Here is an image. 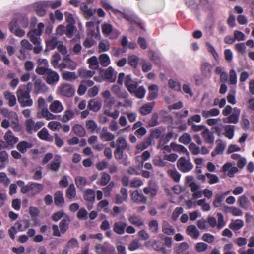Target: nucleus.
Segmentation results:
<instances>
[{"mask_svg": "<svg viewBox=\"0 0 254 254\" xmlns=\"http://www.w3.org/2000/svg\"><path fill=\"white\" fill-rule=\"evenodd\" d=\"M9 162V156L6 151H0V169H4Z\"/></svg>", "mask_w": 254, "mask_h": 254, "instance_id": "33", "label": "nucleus"}, {"mask_svg": "<svg viewBox=\"0 0 254 254\" xmlns=\"http://www.w3.org/2000/svg\"><path fill=\"white\" fill-rule=\"evenodd\" d=\"M186 233L189 236L194 239H198L200 236L199 230L193 225H190L187 227Z\"/></svg>", "mask_w": 254, "mask_h": 254, "instance_id": "24", "label": "nucleus"}, {"mask_svg": "<svg viewBox=\"0 0 254 254\" xmlns=\"http://www.w3.org/2000/svg\"><path fill=\"white\" fill-rule=\"evenodd\" d=\"M177 166L178 169L183 173H187L191 171L193 167L190 157L187 159L185 157H181L178 159Z\"/></svg>", "mask_w": 254, "mask_h": 254, "instance_id": "3", "label": "nucleus"}, {"mask_svg": "<svg viewBox=\"0 0 254 254\" xmlns=\"http://www.w3.org/2000/svg\"><path fill=\"white\" fill-rule=\"evenodd\" d=\"M152 140L150 138L145 139L143 141L137 144L136 147L135 154H137L148 148L151 145Z\"/></svg>", "mask_w": 254, "mask_h": 254, "instance_id": "29", "label": "nucleus"}, {"mask_svg": "<svg viewBox=\"0 0 254 254\" xmlns=\"http://www.w3.org/2000/svg\"><path fill=\"white\" fill-rule=\"evenodd\" d=\"M73 132L77 135L82 137L85 135V131L83 127L79 124H75L72 128Z\"/></svg>", "mask_w": 254, "mask_h": 254, "instance_id": "56", "label": "nucleus"}, {"mask_svg": "<svg viewBox=\"0 0 254 254\" xmlns=\"http://www.w3.org/2000/svg\"><path fill=\"white\" fill-rule=\"evenodd\" d=\"M117 142V148L114 150V156L117 160H121L124 156V151L128 149L129 145L126 139L123 136L118 137Z\"/></svg>", "mask_w": 254, "mask_h": 254, "instance_id": "2", "label": "nucleus"}, {"mask_svg": "<svg viewBox=\"0 0 254 254\" xmlns=\"http://www.w3.org/2000/svg\"><path fill=\"white\" fill-rule=\"evenodd\" d=\"M27 35L34 45L41 44V39L40 37L41 35L31 31L28 33Z\"/></svg>", "mask_w": 254, "mask_h": 254, "instance_id": "44", "label": "nucleus"}, {"mask_svg": "<svg viewBox=\"0 0 254 254\" xmlns=\"http://www.w3.org/2000/svg\"><path fill=\"white\" fill-rule=\"evenodd\" d=\"M102 107V103L95 99H91L89 101L87 108L93 112H98Z\"/></svg>", "mask_w": 254, "mask_h": 254, "instance_id": "27", "label": "nucleus"}, {"mask_svg": "<svg viewBox=\"0 0 254 254\" xmlns=\"http://www.w3.org/2000/svg\"><path fill=\"white\" fill-rule=\"evenodd\" d=\"M61 41H58L56 37H53L51 39L47 41L46 47L49 50H53L55 47H57L59 42Z\"/></svg>", "mask_w": 254, "mask_h": 254, "instance_id": "60", "label": "nucleus"}, {"mask_svg": "<svg viewBox=\"0 0 254 254\" xmlns=\"http://www.w3.org/2000/svg\"><path fill=\"white\" fill-rule=\"evenodd\" d=\"M127 224L126 222L119 221L115 222L113 225V231L118 235H123L125 233Z\"/></svg>", "mask_w": 254, "mask_h": 254, "instance_id": "12", "label": "nucleus"}, {"mask_svg": "<svg viewBox=\"0 0 254 254\" xmlns=\"http://www.w3.org/2000/svg\"><path fill=\"white\" fill-rule=\"evenodd\" d=\"M69 222L70 218L68 215H65V217L60 222L59 228L62 233H65L68 229Z\"/></svg>", "mask_w": 254, "mask_h": 254, "instance_id": "32", "label": "nucleus"}, {"mask_svg": "<svg viewBox=\"0 0 254 254\" xmlns=\"http://www.w3.org/2000/svg\"><path fill=\"white\" fill-rule=\"evenodd\" d=\"M32 147V144L26 141H21L17 145V149L21 153H25L27 149Z\"/></svg>", "mask_w": 254, "mask_h": 254, "instance_id": "48", "label": "nucleus"}, {"mask_svg": "<svg viewBox=\"0 0 254 254\" xmlns=\"http://www.w3.org/2000/svg\"><path fill=\"white\" fill-rule=\"evenodd\" d=\"M80 9L83 12L84 15L86 18H88L91 17L94 12L92 9L91 8H88L85 3H82L81 4Z\"/></svg>", "mask_w": 254, "mask_h": 254, "instance_id": "46", "label": "nucleus"}, {"mask_svg": "<svg viewBox=\"0 0 254 254\" xmlns=\"http://www.w3.org/2000/svg\"><path fill=\"white\" fill-rule=\"evenodd\" d=\"M59 89L61 94L65 97H72L75 93L74 88L71 84L68 83L62 84L59 87Z\"/></svg>", "mask_w": 254, "mask_h": 254, "instance_id": "7", "label": "nucleus"}, {"mask_svg": "<svg viewBox=\"0 0 254 254\" xmlns=\"http://www.w3.org/2000/svg\"><path fill=\"white\" fill-rule=\"evenodd\" d=\"M212 66L208 62L203 63L201 65V71L205 77L210 78L212 75Z\"/></svg>", "mask_w": 254, "mask_h": 254, "instance_id": "21", "label": "nucleus"}, {"mask_svg": "<svg viewBox=\"0 0 254 254\" xmlns=\"http://www.w3.org/2000/svg\"><path fill=\"white\" fill-rule=\"evenodd\" d=\"M100 138L103 142H109L113 141L115 136L108 131L107 127H104L100 132Z\"/></svg>", "mask_w": 254, "mask_h": 254, "instance_id": "9", "label": "nucleus"}, {"mask_svg": "<svg viewBox=\"0 0 254 254\" xmlns=\"http://www.w3.org/2000/svg\"><path fill=\"white\" fill-rule=\"evenodd\" d=\"M48 88L45 84L42 82L40 78L35 77L34 80V91L36 94L44 93L47 91Z\"/></svg>", "mask_w": 254, "mask_h": 254, "instance_id": "10", "label": "nucleus"}, {"mask_svg": "<svg viewBox=\"0 0 254 254\" xmlns=\"http://www.w3.org/2000/svg\"><path fill=\"white\" fill-rule=\"evenodd\" d=\"M162 231L167 235H173L176 233L175 228L166 220L162 221Z\"/></svg>", "mask_w": 254, "mask_h": 254, "instance_id": "14", "label": "nucleus"}, {"mask_svg": "<svg viewBox=\"0 0 254 254\" xmlns=\"http://www.w3.org/2000/svg\"><path fill=\"white\" fill-rule=\"evenodd\" d=\"M4 139L5 140V143L9 146H13L15 143L18 141V138L14 136L11 131L8 130L7 131L4 136Z\"/></svg>", "mask_w": 254, "mask_h": 254, "instance_id": "15", "label": "nucleus"}, {"mask_svg": "<svg viewBox=\"0 0 254 254\" xmlns=\"http://www.w3.org/2000/svg\"><path fill=\"white\" fill-rule=\"evenodd\" d=\"M4 97L5 100L8 101V105L10 107H13L16 103V99L15 95L11 92L6 91L4 92Z\"/></svg>", "mask_w": 254, "mask_h": 254, "instance_id": "37", "label": "nucleus"}, {"mask_svg": "<svg viewBox=\"0 0 254 254\" xmlns=\"http://www.w3.org/2000/svg\"><path fill=\"white\" fill-rule=\"evenodd\" d=\"M112 12L117 16L119 19L125 18L131 23H134L140 25L141 21L140 19L134 14L128 15L115 9H113Z\"/></svg>", "mask_w": 254, "mask_h": 254, "instance_id": "4", "label": "nucleus"}, {"mask_svg": "<svg viewBox=\"0 0 254 254\" xmlns=\"http://www.w3.org/2000/svg\"><path fill=\"white\" fill-rule=\"evenodd\" d=\"M224 209L227 210L229 212L235 216H240L243 215V211L239 208L236 207H228L224 206Z\"/></svg>", "mask_w": 254, "mask_h": 254, "instance_id": "51", "label": "nucleus"}, {"mask_svg": "<svg viewBox=\"0 0 254 254\" xmlns=\"http://www.w3.org/2000/svg\"><path fill=\"white\" fill-rule=\"evenodd\" d=\"M238 203L240 207L245 210L248 209L250 204L249 200L245 195H243L239 198Z\"/></svg>", "mask_w": 254, "mask_h": 254, "instance_id": "40", "label": "nucleus"}, {"mask_svg": "<svg viewBox=\"0 0 254 254\" xmlns=\"http://www.w3.org/2000/svg\"><path fill=\"white\" fill-rule=\"evenodd\" d=\"M63 79L66 81H72L77 78V76L74 72L65 71L62 74Z\"/></svg>", "mask_w": 254, "mask_h": 254, "instance_id": "54", "label": "nucleus"}, {"mask_svg": "<svg viewBox=\"0 0 254 254\" xmlns=\"http://www.w3.org/2000/svg\"><path fill=\"white\" fill-rule=\"evenodd\" d=\"M43 189V186L42 184L37 183H30V193L32 196L40 192Z\"/></svg>", "mask_w": 254, "mask_h": 254, "instance_id": "38", "label": "nucleus"}, {"mask_svg": "<svg viewBox=\"0 0 254 254\" xmlns=\"http://www.w3.org/2000/svg\"><path fill=\"white\" fill-rule=\"evenodd\" d=\"M78 72L81 78L91 77L95 73L94 71L88 70L84 68H79L78 70Z\"/></svg>", "mask_w": 254, "mask_h": 254, "instance_id": "49", "label": "nucleus"}, {"mask_svg": "<svg viewBox=\"0 0 254 254\" xmlns=\"http://www.w3.org/2000/svg\"><path fill=\"white\" fill-rule=\"evenodd\" d=\"M128 64L132 67L136 68L139 62V58L136 55L128 56L127 60Z\"/></svg>", "mask_w": 254, "mask_h": 254, "instance_id": "64", "label": "nucleus"}, {"mask_svg": "<svg viewBox=\"0 0 254 254\" xmlns=\"http://www.w3.org/2000/svg\"><path fill=\"white\" fill-rule=\"evenodd\" d=\"M9 27L10 31L16 36L22 37L25 34V32L23 30L19 29L15 21H12L9 23Z\"/></svg>", "mask_w": 254, "mask_h": 254, "instance_id": "17", "label": "nucleus"}, {"mask_svg": "<svg viewBox=\"0 0 254 254\" xmlns=\"http://www.w3.org/2000/svg\"><path fill=\"white\" fill-rule=\"evenodd\" d=\"M146 92V89L143 86H140L138 87V84H136L135 85L133 91L129 93L137 98L142 99L144 97Z\"/></svg>", "mask_w": 254, "mask_h": 254, "instance_id": "22", "label": "nucleus"}, {"mask_svg": "<svg viewBox=\"0 0 254 254\" xmlns=\"http://www.w3.org/2000/svg\"><path fill=\"white\" fill-rule=\"evenodd\" d=\"M160 156L156 155L152 159V163L154 165L158 167H163L166 165L167 162L164 161Z\"/></svg>", "mask_w": 254, "mask_h": 254, "instance_id": "53", "label": "nucleus"}, {"mask_svg": "<svg viewBox=\"0 0 254 254\" xmlns=\"http://www.w3.org/2000/svg\"><path fill=\"white\" fill-rule=\"evenodd\" d=\"M66 197L70 199H73L76 196V190L75 187L73 184H71L69 185L67 188L66 192Z\"/></svg>", "mask_w": 254, "mask_h": 254, "instance_id": "59", "label": "nucleus"}, {"mask_svg": "<svg viewBox=\"0 0 254 254\" xmlns=\"http://www.w3.org/2000/svg\"><path fill=\"white\" fill-rule=\"evenodd\" d=\"M61 162V156L59 155H56L53 161L51 163L50 169L54 171H57L60 167Z\"/></svg>", "mask_w": 254, "mask_h": 254, "instance_id": "45", "label": "nucleus"}, {"mask_svg": "<svg viewBox=\"0 0 254 254\" xmlns=\"http://www.w3.org/2000/svg\"><path fill=\"white\" fill-rule=\"evenodd\" d=\"M148 100H152L156 98L158 95V88L156 85H151L148 87Z\"/></svg>", "mask_w": 254, "mask_h": 254, "instance_id": "39", "label": "nucleus"}, {"mask_svg": "<svg viewBox=\"0 0 254 254\" xmlns=\"http://www.w3.org/2000/svg\"><path fill=\"white\" fill-rule=\"evenodd\" d=\"M75 182L78 188L82 189L86 184L87 180L84 177L77 176L75 178Z\"/></svg>", "mask_w": 254, "mask_h": 254, "instance_id": "61", "label": "nucleus"}, {"mask_svg": "<svg viewBox=\"0 0 254 254\" xmlns=\"http://www.w3.org/2000/svg\"><path fill=\"white\" fill-rule=\"evenodd\" d=\"M150 231L153 234H156L159 231V224L157 220H152L148 223Z\"/></svg>", "mask_w": 254, "mask_h": 254, "instance_id": "57", "label": "nucleus"}, {"mask_svg": "<svg viewBox=\"0 0 254 254\" xmlns=\"http://www.w3.org/2000/svg\"><path fill=\"white\" fill-rule=\"evenodd\" d=\"M100 64L104 67H106L110 64L109 56L106 54H101L99 58Z\"/></svg>", "mask_w": 254, "mask_h": 254, "instance_id": "58", "label": "nucleus"}, {"mask_svg": "<svg viewBox=\"0 0 254 254\" xmlns=\"http://www.w3.org/2000/svg\"><path fill=\"white\" fill-rule=\"evenodd\" d=\"M87 63L89 64V67L91 69L95 70L99 68V62L97 58L95 56L90 58L88 60Z\"/></svg>", "mask_w": 254, "mask_h": 254, "instance_id": "52", "label": "nucleus"}, {"mask_svg": "<svg viewBox=\"0 0 254 254\" xmlns=\"http://www.w3.org/2000/svg\"><path fill=\"white\" fill-rule=\"evenodd\" d=\"M47 127L51 130L57 131L62 127V125L60 122L57 121H50L49 122Z\"/></svg>", "mask_w": 254, "mask_h": 254, "instance_id": "63", "label": "nucleus"}, {"mask_svg": "<svg viewBox=\"0 0 254 254\" xmlns=\"http://www.w3.org/2000/svg\"><path fill=\"white\" fill-rule=\"evenodd\" d=\"M136 84H138L137 82L132 80L131 75H128L126 77L125 85L129 92H132L133 91L135 85Z\"/></svg>", "mask_w": 254, "mask_h": 254, "instance_id": "34", "label": "nucleus"}, {"mask_svg": "<svg viewBox=\"0 0 254 254\" xmlns=\"http://www.w3.org/2000/svg\"><path fill=\"white\" fill-rule=\"evenodd\" d=\"M85 126L86 128L92 132L95 131L98 127L97 123L93 120L86 121Z\"/></svg>", "mask_w": 254, "mask_h": 254, "instance_id": "62", "label": "nucleus"}, {"mask_svg": "<svg viewBox=\"0 0 254 254\" xmlns=\"http://www.w3.org/2000/svg\"><path fill=\"white\" fill-rule=\"evenodd\" d=\"M220 111L218 109L213 108L210 110H203L202 112V115L205 118H208L210 117L217 116L220 114Z\"/></svg>", "mask_w": 254, "mask_h": 254, "instance_id": "42", "label": "nucleus"}, {"mask_svg": "<svg viewBox=\"0 0 254 254\" xmlns=\"http://www.w3.org/2000/svg\"><path fill=\"white\" fill-rule=\"evenodd\" d=\"M244 226V222L240 219L232 220L229 225V227L234 231H237Z\"/></svg>", "mask_w": 254, "mask_h": 254, "instance_id": "43", "label": "nucleus"}, {"mask_svg": "<svg viewBox=\"0 0 254 254\" xmlns=\"http://www.w3.org/2000/svg\"><path fill=\"white\" fill-rule=\"evenodd\" d=\"M154 107V103H148L142 106L140 109L141 114L145 115L150 113Z\"/></svg>", "mask_w": 254, "mask_h": 254, "instance_id": "50", "label": "nucleus"}, {"mask_svg": "<svg viewBox=\"0 0 254 254\" xmlns=\"http://www.w3.org/2000/svg\"><path fill=\"white\" fill-rule=\"evenodd\" d=\"M170 146L174 151L178 152L180 153L185 154L187 155L188 158L190 157L189 152L188 151L186 147H185L184 146L177 144L174 142L171 143Z\"/></svg>", "mask_w": 254, "mask_h": 254, "instance_id": "35", "label": "nucleus"}, {"mask_svg": "<svg viewBox=\"0 0 254 254\" xmlns=\"http://www.w3.org/2000/svg\"><path fill=\"white\" fill-rule=\"evenodd\" d=\"M25 125L27 132L32 133L33 131L36 132L41 128L44 125V123L42 121L35 123L32 119H29L25 121Z\"/></svg>", "mask_w": 254, "mask_h": 254, "instance_id": "5", "label": "nucleus"}, {"mask_svg": "<svg viewBox=\"0 0 254 254\" xmlns=\"http://www.w3.org/2000/svg\"><path fill=\"white\" fill-rule=\"evenodd\" d=\"M30 92V91L27 85H21L18 87L16 93L18 101L21 107H30L33 105Z\"/></svg>", "mask_w": 254, "mask_h": 254, "instance_id": "1", "label": "nucleus"}, {"mask_svg": "<svg viewBox=\"0 0 254 254\" xmlns=\"http://www.w3.org/2000/svg\"><path fill=\"white\" fill-rule=\"evenodd\" d=\"M129 222L135 226L141 227L144 225V221L138 215L136 214L130 215L128 217Z\"/></svg>", "mask_w": 254, "mask_h": 254, "instance_id": "20", "label": "nucleus"}, {"mask_svg": "<svg viewBox=\"0 0 254 254\" xmlns=\"http://www.w3.org/2000/svg\"><path fill=\"white\" fill-rule=\"evenodd\" d=\"M95 249L97 254H114L115 252L114 246L109 244H99L96 245Z\"/></svg>", "mask_w": 254, "mask_h": 254, "instance_id": "6", "label": "nucleus"}, {"mask_svg": "<svg viewBox=\"0 0 254 254\" xmlns=\"http://www.w3.org/2000/svg\"><path fill=\"white\" fill-rule=\"evenodd\" d=\"M112 91L118 98L123 99H127L128 97V94L125 90H122L117 85H114L112 87Z\"/></svg>", "mask_w": 254, "mask_h": 254, "instance_id": "18", "label": "nucleus"}, {"mask_svg": "<svg viewBox=\"0 0 254 254\" xmlns=\"http://www.w3.org/2000/svg\"><path fill=\"white\" fill-rule=\"evenodd\" d=\"M131 199L137 203H145L147 198L143 195L141 191L138 190H134L131 194Z\"/></svg>", "mask_w": 254, "mask_h": 254, "instance_id": "16", "label": "nucleus"}, {"mask_svg": "<svg viewBox=\"0 0 254 254\" xmlns=\"http://www.w3.org/2000/svg\"><path fill=\"white\" fill-rule=\"evenodd\" d=\"M201 135L206 143L212 144L214 142L215 137L213 133L208 129H204L201 132Z\"/></svg>", "mask_w": 254, "mask_h": 254, "instance_id": "31", "label": "nucleus"}, {"mask_svg": "<svg viewBox=\"0 0 254 254\" xmlns=\"http://www.w3.org/2000/svg\"><path fill=\"white\" fill-rule=\"evenodd\" d=\"M114 69L111 67H109L105 72V77L111 82L115 81L116 77L114 73Z\"/></svg>", "mask_w": 254, "mask_h": 254, "instance_id": "47", "label": "nucleus"}, {"mask_svg": "<svg viewBox=\"0 0 254 254\" xmlns=\"http://www.w3.org/2000/svg\"><path fill=\"white\" fill-rule=\"evenodd\" d=\"M235 126L233 125H226L225 127V135L229 139H232L234 136Z\"/></svg>", "mask_w": 254, "mask_h": 254, "instance_id": "55", "label": "nucleus"}, {"mask_svg": "<svg viewBox=\"0 0 254 254\" xmlns=\"http://www.w3.org/2000/svg\"><path fill=\"white\" fill-rule=\"evenodd\" d=\"M95 197L96 194L94 190L88 189L84 190L83 197L86 201L93 203L95 201Z\"/></svg>", "mask_w": 254, "mask_h": 254, "instance_id": "30", "label": "nucleus"}, {"mask_svg": "<svg viewBox=\"0 0 254 254\" xmlns=\"http://www.w3.org/2000/svg\"><path fill=\"white\" fill-rule=\"evenodd\" d=\"M152 247L155 251L160 252L163 254H168L170 252V251L166 250L163 244L160 241L154 240L152 244Z\"/></svg>", "mask_w": 254, "mask_h": 254, "instance_id": "23", "label": "nucleus"}, {"mask_svg": "<svg viewBox=\"0 0 254 254\" xmlns=\"http://www.w3.org/2000/svg\"><path fill=\"white\" fill-rule=\"evenodd\" d=\"M189 248L188 243L183 242L178 244L174 249V253L176 254H184Z\"/></svg>", "mask_w": 254, "mask_h": 254, "instance_id": "25", "label": "nucleus"}, {"mask_svg": "<svg viewBox=\"0 0 254 254\" xmlns=\"http://www.w3.org/2000/svg\"><path fill=\"white\" fill-rule=\"evenodd\" d=\"M225 197L220 193H217L213 202V205L215 208H219L225 206L224 203Z\"/></svg>", "mask_w": 254, "mask_h": 254, "instance_id": "36", "label": "nucleus"}, {"mask_svg": "<svg viewBox=\"0 0 254 254\" xmlns=\"http://www.w3.org/2000/svg\"><path fill=\"white\" fill-rule=\"evenodd\" d=\"M128 197L127 190L125 188H122L120 193L116 195V203L121 204L126 201Z\"/></svg>", "mask_w": 254, "mask_h": 254, "instance_id": "19", "label": "nucleus"}, {"mask_svg": "<svg viewBox=\"0 0 254 254\" xmlns=\"http://www.w3.org/2000/svg\"><path fill=\"white\" fill-rule=\"evenodd\" d=\"M38 137L42 140L51 142L53 141V137L48 133V130L43 128L38 133Z\"/></svg>", "mask_w": 254, "mask_h": 254, "instance_id": "41", "label": "nucleus"}, {"mask_svg": "<svg viewBox=\"0 0 254 254\" xmlns=\"http://www.w3.org/2000/svg\"><path fill=\"white\" fill-rule=\"evenodd\" d=\"M48 3L46 1H40L35 4V8L36 13L39 16H43L45 13L47 9Z\"/></svg>", "mask_w": 254, "mask_h": 254, "instance_id": "13", "label": "nucleus"}, {"mask_svg": "<svg viewBox=\"0 0 254 254\" xmlns=\"http://www.w3.org/2000/svg\"><path fill=\"white\" fill-rule=\"evenodd\" d=\"M55 204L58 207H62L64 204V198L62 191H57L54 194V198Z\"/></svg>", "mask_w": 254, "mask_h": 254, "instance_id": "28", "label": "nucleus"}, {"mask_svg": "<svg viewBox=\"0 0 254 254\" xmlns=\"http://www.w3.org/2000/svg\"><path fill=\"white\" fill-rule=\"evenodd\" d=\"M59 75L58 73L50 69L46 75V81L49 85H55L59 80Z\"/></svg>", "mask_w": 254, "mask_h": 254, "instance_id": "8", "label": "nucleus"}, {"mask_svg": "<svg viewBox=\"0 0 254 254\" xmlns=\"http://www.w3.org/2000/svg\"><path fill=\"white\" fill-rule=\"evenodd\" d=\"M241 110L240 109L235 107L233 110V113L227 118L224 119L225 123L236 124L238 122Z\"/></svg>", "mask_w": 254, "mask_h": 254, "instance_id": "11", "label": "nucleus"}, {"mask_svg": "<svg viewBox=\"0 0 254 254\" xmlns=\"http://www.w3.org/2000/svg\"><path fill=\"white\" fill-rule=\"evenodd\" d=\"M49 109L53 113H59L64 110V107L60 101L55 100L50 104Z\"/></svg>", "mask_w": 254, "mask_h": 254, "instance_id": "26", "label": "nucleus"}]
</instances>
